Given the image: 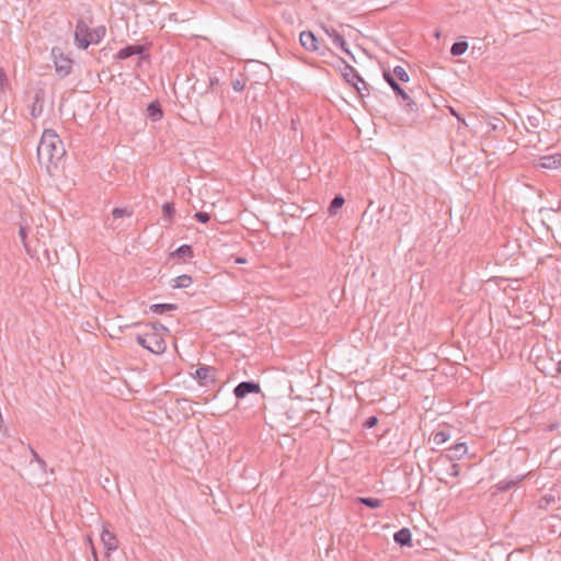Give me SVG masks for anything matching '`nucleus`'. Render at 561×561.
Listing matches in <instances>:
<instances>
[{
  "label": "nucleus",
  "instance_id": "1",
  "mask_svg": "<svg viewBox=\"0 0 561 561\" xmlns=\"http://www.w3.org/2000/svg\"><path fill=\"white\" fill-rule=\"evenodd\" d=\"M66 150L59 136L53 129H45L37 146V158L50 173V167L57 168L58 161L65 156Z\"/></svg>",
  "mask_w": 561,
  "mask_h": 561
},
{
  "label": "nucleus",
  "instance_id": "2",
  "mask_svg": "<svg viewBox=\"0 0 561 561\" xmlns=\"http://www.w3.org/2000/svg\"><path fill=\"white\" fill-rule=\"evenodd\" d=\"M159 329L168 331L161 323L147 324L142 333L136 334V342L153 354L160 355L164 353L167 344Z\"/></svg>",
  "mask_w": 561,
  "mask_h": 561
},
{
  "label": "nucleus",
  "instance_id": "3",
  "mask_svg": "<svg viewBox=\"0 0 561 561\" xmlns=\"http://www.w3.org/2000/svg\"><path fill=\"white\" fill-rule=\"evenodd\" d=\"M105 34V26L90 27L88 21L80 19L76 25L75 41L80 48L87 49L92 44H99Z\"/></svg>",
  "mask_w": 561,
  "mask_h": 561
},
{
  "label": "nucleus",
  "instance_id": "4",
  "mask_svg": "<svg viewBox=\"0 0 561 561\" xmlns=\"http://www.w3.org/2000/svg\"><path fill=\"white\" fill-rule=\"evenodd\" d=\"M183 79L192 82V90L198 95L206 94L210 88L218 83L217 78L209 76V72H178L175 80Z\"/></svg>",
  "mask_w": 561,
  "mask_h": 561
},
{
  "label": "nucleus",
  "instance_id": "5",
  "mask_svg": "<svg viewBox=\"0 0 561 561\" xmlns=\"http://www.w3.org/2000/svg\"><path fill=\"white\" fill-rule=\"evenodd\" d=\"M323 32L332 39L333 44L337 47H340L344 54L343 57H341L345 68L348 70H354L355 65H357L356 57L353 53H351L346 48V41L335 28L329 27V26H322Z\"/></svg>",
  "mask_w": 561,
  "mask_h": 561
},
{
  "label": "nucleus",
  "instance_id": "6",
  "mask_svg": "<svg viewBox=\"0 0 561 561\" xmlns=\"http://www.w3.org/2000/svg\"><path fill=\"white\" fill-rule=\"evenodd\" d=\"M116 58L118 59H131L135 61V65L133 62L128 64V67L135 66L138 68H146L150 66L149 58L146 51V48L144 46L134 45L128 46L123 49H121Z\"/></svg>",
  "mask_w": 561,
  "mask_h": 561
},
{
  "label": "nucleus",
  "instance_id": "7",
  "mask_svg": "<svg viewBox=\"0 0 561 561\" xmlns=\"http://www.w3.org/2000/svg\"><path fill=\"white\" fill-rule=\"evenodd\" d=\"M344 82L355 88L360 99L369 94L368 83L359 76V72H341Z\"/></svg>",
  "mask_w": 561,
  "mask_h": 561
},
{
  "label": "nucleus",
  "instance_id": "8",
  "mask_svg": "<svg viewBox=\"0 0 561 561\" xmlns=\"http://www.w3.org/2000/svg\"><path fill=\"white\" fill-rule=\"evenodd\" d=\"M89 78L90 82L84 84L80 79L78 85L81 88V91L89 92L90 89L94 88L98 83H110L113 81L114 76L113 72H84Z\"/></svg>",
  "mask_w": 561,
  "mask_h": 561
},
{
  "label": "nucleus",
  "instance_id": "9",
  "mask_svg": "<svg viewBox=\"0 0 561 561\" xmlns=\"http://www.w3.org/2000/svg\"><path fill=\"white\" fill-rule=\"evenodd\" d=\"M261 386L254 380L241 381L233 389V394L238 400L244 399L248 394L260 393Z\"/></svg>",
  "mask_w": 561,
  "mask_h": 561
},
{
  "label": "nucleus",
  "instance_id": "10",
  "mask_svg": "<svg viewBox=\"0 0 561 561\" xmlns=\"http://www.w3.org/2000/svg\"><path fill=\"white\" fill-rule=\"evenodd\" d=\"M193 377L197 380L199 386L205 387L216 381V368L207 365L199 366Z\"/></svg>",
  "mask_w": 561,
  "mask_h": 561
},
{
  "label": "nucleus",
  "instance_id": "11",
  "mask_svg": "<svg viewBox=\"0 0 561 561\" xmlns=\"http://www.w3.org/2000/svg\"><path fill=\"white\" fill-rule=\"evenodd\" d=\"M382 77L385 81L389 83V85L392 88L393 92L397 96H400L403 101H407V106L409 110H413V106H416V103L413 102L408 93L401 88V85L397 82L394 79V76H392V72H382Z\"/></svg>",
  "mask_w": 561,
  "mask_h": 561
},
{
  "label": "nucleus",
  "instance_id": "12",
  "mask_svg": "<svg viewBox=\"0 0 561 561\" xmlns=\"http://www.w3.org/2000/svg\"><path fill=\"white\" fill-rule=\"evenodd\" d=\"M299 41H300L301 46L306 50L317 51V53L323 55V53L321 51L319 41L311 31L301 32L300 36H299Z\"/></svg>",
  "mask_w": 561,
  "mask_h": 561
},
{
  "label": "nucleus",
  "instance_id": "13",
  "mask_svg": "<svg viewBox=\"0 0 561 561\" xmlns=\"http://www.w3.org/2000/svg\"><path fill=\"white\" fill-rule=\"evenodd\" d=\"M538 165L542 169H558L561 167V152L539 158Z\"/></svg>",
  "mask_w": 561,
  "mask_h": 561
},
{
  "label": "nucleus",
  "instance_id": "14",
  "mask_svg": "<svg viewBox=\"0 0 561 561\" xmlns=\"http://www.w3.org/2000/svg\"><path fill=\"white\" fill-rule=\"evenodd\" d=\"M101 540L107 552L115 551L118 548L116 535L106 528H104L101 534Z\"/></svg>",
  "mask_w": 561,
  "mask_h": 561
},
{
  "label": "nucleus",
  "instance_id": "15",
  "mask_svg": "<svg viewBox=\"0 0 561 561\" xmlns=\"http://www.w3.org/2000/svg\"><path fill=\"white\" fill-rule=\"evenodd\" d=\"M131 216H133V211L129 210L128 208L115 207L112 210V221L111 222L106 221V225L113 230L118 229L121 227V225L116 224V221L123 217H131Z\"/></svg>",
  "mask_w": 561,
  "mask_h": 561
},
{
  "label": "nucleus",
  "instance_id": "16",
  "mask_svg": "<svg viewBox=\"0 0 561 561\" xmlns=\"http://www.w3.org/2000/svg\"><path fill=\"white\" fill-rule=\"evenodd\" d=\"M393 540L400 547H411L412 546V535L409 528L403 527L394 533Z\"/></svg>",
  "mask_w": 561,
  "mask_h": 561
},
{
  "label": "nucleus",
  "instance_id": "17",
  "mask_svg": "<svg viewBox=\"0 0 561 561\" xmlns=\"http://www.w3.org/2000/svg\"><path fill=\"white\" fill-rule=\"evenodd\" d=\"M526 478V473L516 476L512 479H505L495 484V489L497 492H506L513 488H515L520 481H523Z\"/></svg>",
  "mask_w": 561,
  "mask_h": 561
},
{
  "label": "nucleus",
  "instance_id": "18",
  "mask_svg": "<svg viewBox=\"0 0 561 561\" xmlns=\"http://www.w3.org/2000/svg\"><path fill=\"white\" fill-rule=\"evenodd\" d=\"M147 115L152 122H158L163 116V110L158 101H152L147 106Z\"/></svg>",
  "mask_w": 561,
  "mask_h": 561
},
{
  "label": "nucleus",
  "instance_id": "19",
  "mask_svg": "<svg viewBox=\"0 0 561 561\" xmlns=\"http://www.w3.org/2000/svg\"><path fill=\"white\" fill-rule=\"evenodd\" d=\"M171 257H178V259H192L194 256V250L193 247L190 244H182L179 248H176L173 252L170 253Z\"/></svg>",
  "mask_w": 561,
  "mask_h": 561
},
{
  "label": "nucleus",
  "instance_id": "20",
  "mask_svg": "<svg viewBox=\"0 0 561 561\" xmlns=\"http://www.w3.org/2000/svg\"><path fill=\"white\" fill-rule=\"evenodd\" d=\"M43 107H44V92L38 91L35 93V96H34L31 115L33 117H38L43 112Z\"/></svg>",
  "mask_w": 561,
  "mask_h": 561
},
{
  "label": "nucleus",
  "instance_id": "21",
  "mask_svg": "<svg viewBox=\"0 0 561 561\" xmlns=\"http://www.w3.org/2000/svg\"><path fill=\"white\" fill-rule=\"evenodd\" d=\"M542 121L543 113L539 108L534 110L531 114L527 115V123L534 129L538 128L542 124Z\"/></svg>",
  "mask_w": 561,
  "mask_h": 561
},
{
  "label": "nucleus",
  "instance_id": "22",
  "mask_svg": "<svg viewBox=\"0 0 561 561\" xmlns=\"http://www.w3.org/2000/svg\"><path fill=\"white\" fill-rule=\"evenodd\" d=\"M192 283V277L187 274H183L171 280V287L174 289L187 288Z\"/></svg>",
  "mask_w": 561,
  "mask_h": 561
},
{
  "label": "nucleus",
  "instance_id": "23",
  "mask_svg": "<svg viewBox=\"0 0 561 561\" xmlns=\"http://www.w3.org/2000/svg\"><path fill=\"white\" fill-rule=\"evenodd\" d=\"M179 306L176 304H153L150 306V310L157 314H164L169 311L178 310Z\"/></svg>",
  "mask_w": 561,
  "mask_h": 561
},
{
  "label": "nucleus",
  "instance_id": "24",
  "mask_svg": "<svg viewBox=\"0 0 561 561\" xmlns=\"http://www.w3.org/2000/svg\"><path fill=\"white\" fill-rule=\"evenodd\" d=\"M345 199L341 194L335 195L330 202L328 211L331 216L336 215L337 210L344 205Z\"/></svg>",
  "mask_w": 561,
  "mask_h": 561
},
{
  "label": "nucleus",
  "instance_id": "25",
  "mask_svg": "<svg viewBox=\"0 0 561 561\" xmlns=\"http://www.w3.org/2000/svg\"><path fill=\"white\" fill-rule=\"evenodd\" d=\"M356 502L363 504L371 510L379 508L382 505V500L377 497H357Z\"/></svg>",
  "mask_w": 561,
  "mask_h": 561
},
{
  "label": "nucleus",
  "instance_id": "26",
  "mask_svg": "<svg viewBox=\"0 0 561 561\" xmlns=\"http://www.w3.org/2000/svg\"><path fill=\"white\" fill-rule=\"evenodd\" d=\"M468 49V43L466 41L455 42L450 48L453 56H460Z\"/></svg>",
  "mask_w": 561,
  "mask_h": 561
},
{
  "label": "nucleus",
  "instance_id": "27",
  "mask_svg": "<svg viewBox=\"0 0 561 561\" xmlns=\"http://www.w3.org/2000/svg\"><path fill=\"white\" fill-rule=\"evenodd\" d=\"M297 412L298 411L295 410L294 408H289L285 413L290 427H296L299 425V417L298 415H296Z\"/></svg>",
  "mask_w": 561,
  "mask_h": 561
},
{
  "label": "nucleus",
  "instance_id": "28",
  "mask_svg": "<svg viewBox=\"0 0 561 561\" xmlns=\"http://www.w3.org/2000/svg\"><path fill=\"white\" fill-rule=\"evenodd\" d=\"M449 438V432L448 431H439L433 434L432 440L435 445H442L445 442H447Z\"/></svg>",
  "mask_w": 561,
  "mask_h": 561
},
{
  "label": "nucleus",
  "instance_id": "29",
  "mask_svg": "<svg viewBox=\"0 0 561 561\" xmlns=\"http://www.w3.org/2000/svg\"><path fill=\"white\" fill-rule=\"evenodd\" d=\"M161 208H162V214H163L164 218L171 220L174 217L175 207H174L173 203L165 202Z\"/></svg>",
  "mask_w": 561,
  "mask_h": 561
},
{
  "label": "nucleus",
  "instance_id": "30",
  "mask_svg": "<svg viewBox=\"0 0 561 561\" xmlns=\"http://www.w3.org/2000/svg\"><path fill=\"white\" fill-rule=\"evenodd\" d=\"M30 451H31L33 460L38 463L39 468L43 471H45L46 467H47L46 461L32 447H30Z\"/></svg>",
  "mask_w": 561,
  "mask_h": 561
},
{
  "label": "nucleus",
  "instance_id": "31",
  "mask_svg": "<svg viewBox=\"0 0 561 561\" xmlns=\"http://www.w3.org/2000/svg\"><path fill=\"white\" fill-rule=\"evenodd\" d=\"M554 502V496L551 494H547L542 496L539 501V507L540 508H547L551 503Z\"/></svg>",
  "mask_w": 561,
  "mask_h": 561
},
{
  "label": "nucleus",
  "instance_id": "32",
  "mask_svg": "<svg viewBox=\"0 0 561 561\" xmlns=\"http://www.w3.org/2000/svg\"><path fill=\"white\" fill-rule=\"evenodd\" d=\"M194 218L201 224H207L210 220V215L206 211H197Z\"/></svg>",
  "mask_w": 561,
  "mask_h": 561
},
{
  "label": "nucleus",
  "instance_id": "33",
  "mask_svg": "<svg viewBox=\"0 0 561 561\" xmlns=\"http://www.w3.org/2000/svg\"><path fill=\"white\" fill-rule=\"evenodd\" d=\"M19 237H20L21 241L23 242L26 251L30 252L28 245L26 243V239H27V228L26 227H23V226L20 227Z\"/></svg>",
  "mask_w": 561,
  "mask_h": 561
},
{
  "label": "nucleus",
  "instance_id": "34",
  "mask_svg": "<svg viewBox=\"0 0 561 561\" xmlns=\"http://www.w3.org/2000/svg\"><path fill=\"white\" fill-rule=\"evenodd\" d=\"M232 88L237 92H241L245 88V79H236L232 81Z\"/></svg>",
  "mask_w": 561,
  "mask_h": 561
},
{
  "label": "nucleus",
  "instance_id": "35",
  "mask_svg": "<svg viewBox=\"0 0 561 561\" xmlns=\"http://www.w3.org/2000/svg\"><path fill=\"white\" fill-rule=\"evenodd\" d=\"M378 424V417L375 416V415H370L368 416L365 422H364V427L365 428H373L375 427L376 425Z\"/></svg>",
  "mask_w": 561,
  "mask_h": 561
},
{
  "label": "nucleus",
  "instance_id": "36",
  "mask_svg": "<svg viewBox=\"0 0 561 561\" xmlns=\"http://www.w3.org/2000/svg\"><path fill=\"white\" fill-rule=\"evenodd\" d=\"M434 399H431L430 396H423V410L430 411L433 409Z\"/></svg>",
  "mask_w": 561,
  "mask_h": 561
},
{
  "label": "nucleus",
  "instance_id": "37",
  "mask_svg": "<svg viewBox=\"0 0 561 561\" xmlns=\"http://www.w3.org/2000/svg\"><path fill=\"white\" fill-rule=\"evenodd\" d=\"M7 87H9V80L7 78V72H0V90L3 92Z\"/></svg>",
  "mask_w": 561,
  "mask_h": 561
},
{
  "label": "nucleus",
  "instance_id": "38",
  "mask_svg": "<svg viewBox=\"0 0 561 561\" xmlns=\"http://www.w3.org/2000/svg\"><path fill=\"white\" fill-rule=\"evenodd\" d=\"M397 76L398 79L402 82L409 81V72H392V76Z\"/></svg>",
  "mask_w": 561,
  "mask_h": 561
},
{
  "label": "nucleus",
  "instance_id": "39",
  "mask_svg": "<svg viewBox=\"0 0 561 561\" xmlns=\"http://www.w3.org/2000/svg\"><path fill=\"white\" fill-rule=\"evenodd\" d=\"M453 449L456 451L466 453L467 447L465 444H457L453 447Z\"/></svg>",
  "mask_w": 561,
  "mask_h": 561
},
{
  "label": "nucleus",
  "instance_id": "40",
  "mask_svg": "<svg viewBox=\"0 0 561 561\" xmlns=\"http://www.w3.org/2000/svg\"><path fill=\"white\" fill-rule=\"evenodd\" d=\"M557 371L558 374H561V360L557 363Z\"/></svg>",
  "mask_w": 561,
  "mask_h": 561
},
{
  "label": "nucleus",
  "instance_id": "41",
  "mask_svg": "<svg viewBox=\"0 0 561 561\" xmlns=\"http://www.w3.org/2000/svg\"><path fill=\"white\" fill-rule=\"evenodd\" d=\"M94 561H99L98 554L94 549H92Z\"/></svg>",
  "mask_w": 561,
  "mask_h": 561
},
{
  "label": "nucleus",
  "instance_id": "42",
  "mask_svg": "<svg viewBox=\"0 0 561 561\" xmlns=\"http://www.w3.org/2000/svg\"><path fill=\"white\" fill-rule=\"evenodd\" d=\"M434 35H435V37L438 38L440 36V32L439 31H435Z\"/></svg>",
  "mask_w": 561,
  "mask_h": 561
},
{
  "label": "nucleus",
  "instance_id": "43",
  "mask_svg": "<svg viewBox=\"0 0 561 561\" xmlns=\"http://www.w3.org/2000/svg\"><path fill=\"white\" fill-rule=\"evenodd\" d=\"M430 356H431V359H432V364H434V362H435V355H434V354H430Z\"/></svg>",
  "mask_w": 561,
  "mask_h": 561
}]
</instances>
